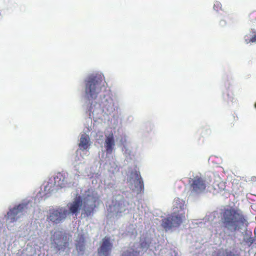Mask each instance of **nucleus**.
I'll list each match as a JSON object with an SVG mask.
<instances>
[{"label":"nucleus","mask_w":256,"mask_h":256,"mask_svg":"<svg viewBox=\"0 0 256 256\" xmlns=\"http://www.w3.org/2000/svg\"><path fill=\"white\" fill-rule=\"evenodd\" d=\"M122 144V152L125 157L126 160L130 162L135 158V152H133L132 148L128 145H124V142Z\"/></svg>","instance_id":"18"},{"label":"nucleus","mask_w":256,"mask_h":256,"mask_svg":"<svg viewBox=\"0 0 256 256\" xmlns=\"http://www.w3.org/2000/svg\"><path fill=\"white\" fill-rule=\"evenodd\" d=\"M244 40L246 44L256 42V31L253 29L250 30L245 35Z\"/></svg>","instance_id":"20"},{"label":"nucleus","mask_w":256,"mask_h":256,"mask_svg":"<svg viewBox=\"0 0 256 256\" xmlns=\"http://www.w3.org/2000/svg\"><path fill=\"white\" fill-rule=\"evenodd\" d=\"M186 206V202L182 199L178 198H174L173 202V208L174 210V212L177 213L180 210H184Z\"/></svg>","instance_id":"19"},{"label":"nucleus","mask_w":256,"mask_h":256,"mask_svg":"<svg viewBox=\"0 0 256 256\" xmlns=\"http://www.w3.org/2000/svg\"><path fill=\"white\" fill-rule=\"evenodd\" d=\"M34 204L30 200L23 201L19 204L10 208L5 216L6 224L8 228L11 224L17 221L20 218L26 214L33 210Z\"/></svg>","instance_id":"4"},{"label":"nucleus","mask_w":256,"mask_h":256,"mask_svg":"<svg viewBox=\"0 0 256 256\" xmlns=\"http://www.w3.org/2000/svg\"><path fill=\"white\" fill-rule=\"evenodd\" d=\"M214 9L216 11L218 10L221 9L222 8V4L220 2L218 1H215L214 4Z\"/></svg>","instance_id":"24"},{"label":"nucleus","mask_w":256,"mask_h":256,"mask_svg":"<svg viewBox=\"0 0 256 256\" xmlns=\"http://www.w3.org/2000/svg\"><path fill=\"white\" fill-rule=\"evenodd\" d=\"M2 225H3V223H2V222L1 220H0V228H2Z\"/></svg>","instance_id":"29"},{"label":"nucleus","mask_w":256,"mask_h":256,"mask_svg":"<svg viewBox=\"0 0 256 256\" xmlns=\"http://www.w3.org/2000/svg\"><path fill=\"white\" fill-rule=\"evenodd\" d=\"M78 176V174L58 173L50 178L47 185L45 186V190L52 192L57 190L59 188L66 186H70L74 183V180Z\"/></svg>","instance_id":"6"},{"label":"nucleus","mask_w":256,"mask_h":256,"mask_svg":"<svg viewBox=\"0 0 256 256\" xmlns=\"http://www.w3.org/2000/svg\"><path fill=\"white\" fill-rule=\"evenodd\" d=\"M99 197L96 190L90 188L85 192L82 197L76 198L66 206L50 210L48 218L50 220L58 224L63 222L70 215L74 214L76 216L80 210H83L86 215L88 216L93 212L96 206L95 202Z\"/></svg>","instance_id":"2"},{"label":"nucleus","mask_w":256,"mask_h":256,"mask_svg":"<svg viewBox=\"0 0 256 256\" xmlns=\"http://www.w3.org/2000/svg\"><path fill=\"white\" fill-rule=\"evenodd\" d=\"M152 242L150 236H143L138 243H135L124 252L122 256H138L140 252H146L150 247Z\"/></svg>","instance_id":"8"},{"label":"nucleus","mask_w":256,"mask_h":256,"mask_svg":"<svg viewBox=\"0 0 256 256\" xmlns=\"http://www.w3.org/2000/svg\"><path fill=\"white\" fill-rule=\"evenodd\" d=\"M212 256H238L237 254H235L234 252L230 250H220L217 252H214Z\"/></svg>","instance_id":"21"},{"label":"nucleus","mask_w":256,"mask_h":256,"mask_svg":"<svg viewBox=\"0 0 256 256\" xmlns=\"http://www.w3.org/2000/svg\"><path fill=\"white\" fill-rule=\"evenodd\" d=\"M127 205L128 202L120 196L118 200L113 201L112 205L109 206L108 210L113 215L118 216L119 213L126 210Z\"/></svg>","instance_id":"13"},{"label":"nucleus","mask_w":256,"mask_h":256,"mask_svg":"<svg viewBox=\"0 0 256 256\" xmlns=\"http://www.w3.org/2000/svg\"><path fill=\"white\" fill-rule=\"evenodd\" d=\"M103 146L106 152V156H111L115 148V140L112 134L106 135L104 141L102 142Z\"/></svg>","instance_id":"16"},{"label":"nucleus","mask_w":256,"mask_h":256,"mask_svg":"<svg viewBox=\"0 0 256 256\" xmlns=\"http://www.w3.org/2000/svg\"><path fill=\"white\" fill-rule=\"evenodd\" d=\"M88 122H90V124H92V120L90 119H88Z\"/></svg>","instance_id":"30"},{"label":"nucleus","mask_w":256,"mask_h":256,"mask_svg":"<svg viewBox=\"0 0 256 256\" xmlns=\"http://www.w3.org/2000/svg\"><path fill=\"white\" fill-rule=\"evenodd\" d=\"M171 254H172V256H178V254L175 251H173L171 253Z\"/></svg>","instance_id":"27"},{"label":"nucleus","mask_w":256,"mask_h":256,"mask_svg":"<svg viewBox=\"0 0 256 256\" xmlns=\"http://www.w3.org/2000/svg\"><path fill=\"white\" fill-rule=\"evenodd\" d=\"M76 242V248L78 254V256H83L86 251L85 240L84 236L82 234H78Z\"/></svg>","instance_id":"17"},{"label":"nucleus","mask_w":256,"mask_h":256,"mask_svg":"<svg viewBox=\"0 0 256 256\" xmlns=\"http://www.w3.org/2000/svg\"><path fill=\"white\" fill-rule=\"evenodd\" d=\"M216 234H218L220 235H222V232H219L218 230V229H216Z\"/></svg>","instance_id":"28"},{"label":"nucleus","mask_w":256,"mask_h":256,"mask_svg":"<svg viewBox=\"0 0 256 256\" xmlns=\"http://www.w3.org/2000/svg\"><path fill=\"white\" fill-rule=\"evenodd\" d=\"M221 222L224 230L234 232L246 228L248 222L243 214L238 210L230 208L224 210L222 214ZM224 232H225L224 230Z\"/></svg>","instance_id":"3"},{"label":"nucleus","mask_w":256,"mask_h":256,"mask_svg":"<svg viewBox=\"0 0 256 256\" xmlns=\"http://www.w3.org/2000/svg\"><path fill=\"white\" fill-rule=\"evenodd\" d=\"M105 78L104 74H92L84 80V96L90 103V116L100 118L102 112L110 114L116 108L115 100L108 92H104Z\"/></svg>","instance_id":"1"},{"label":"nucleus","mask_w":256,"mask_h":256,"mask_svg":"<svg viewBox=\"0 0 256 256\" xmlns=\"http://www.w3.org/2000/svg\"><path fill=\"white\" fill-rule=\"evenodd\" d=\"M210 182L211 179L210 177H206L200 173L192 174L189 179L190 194L195 196L202 193Z\"/></svg>","instance_id":"7"},{"label":"nucleus","mask_w":256,"mask_h":256,"mask_svg":"<svg viewBox=\"0 0 256 256\" xmlns=\"http://www.w3.org/2000/svg\"><path fill=\"white\" fill-rule=\"evenodd\" d=\"M228 100L232 102V104H238V98L232 92H229L228 94Z\"/></svg>","instance_id":"23"},{"label":"nucleus","mask_w":256,"mask_h":256,"mask_svg":"<svg viewBox=\"0 0 256 256\" xmlns=\"http://www.w3.org/2000/svg\"><path fill=\"white\" fill-rule=\"evenodd\" d=\"M92 130L91 126L88 124L84 128L83 132L80 135L78 146L80 150H88L91 145L88 133Z\"/></svg>","instance_id":"12"},{"label":"nucleus","mask_w":256,"mask_h":256,"mask_svg":"<svg viewBox=\"0 0 256 256\" xmlns=\"http://www.w3.org/2000/svg\"><path fill=\"white\" fill-rule=\"evenodd\" d=\"M34 204L30 200L23 201L19 204L10 208L5 216L6 224L8 228L11 224L17 221L20 218L26 214L33 210Z\"/></svg>","instance_id":"5"},{"label":"nucleus","mask_w":256,"mask_h":256,"mask_svg":"<svg viewBox=\"0 0 256 256\" xmlns=\"http://www.w3.org/2000/svg\"><path fill=\"white\" fill-rule=\"evenodd\" d=\"M129 188L136 194L140 192L144 188L143 182L140 172L134 170L130 172L127 179Z\"/></svg>","instance_id":"9"},{"label":"nucleus","mask_w":256,"mask_h":256,"mask_svg":"<svg viewBox=\"0 0 256 256\" xmlns=\"http://www.w3.org/2000/svg\"><path fill=\"white\" fill-rule=\"evenodd\" d=\"M67 236L62 231H56L51 237L52 243L58 250L64 252L68 245Z\"/></svg>","instance_id":"11"},{"label":"nucleus","mask_w":256,"mask_h":256,"mask_svg":"<svg viewBox=\"0 0 256 256\" xmlns=\"http://www.w3.org/2000/svg\"><path fill=\"white\" fill-rule=\"evenodd\" d=\"M184 219L183 214L174 212L170 216L162 220V225L167 230L172 227L178 226Z\"/></svg>","instance_id":"10"},{"label":"nucleus","mask_w":256,"mask_h":256,"mask_svg":"<svg viewBox=\"0 0 256 256\" xmlns=\"http://www.w3.org/2000/svg\"><path fill=\"white\" fill-rule=\"evenodd\" d=\"M91 134L92 136L95 138L98 144H102L103 142L104 134L102 132H92Z\"/></svg>","instance_id":"22"},{"label":"nucleus","mask_w":256,"mask_h":256,"mask_svg":"<svg viewBox=\"0 0 256 256\" xmlns=\"http://www.w3.org/2000/svg\"><path fill=\"white\" fill-rule=\"evenodd\" d=\"M76 170L84 176H88L90 173L88 166L86 164L84 158L80 155L76 154L74 160Z\"/></svg>","instance_id":"14"},{"label":"nucleus","mask_w":256,"mask_h":256,"mask_svg":"<svg viewBox=\"0 0 256 256\" xmlns=\"http://www.w3.org/2000/svg\"><path fill=\"white\" fill-rule=\"evenodd\" d=\"M113 248V244L109 238H104L98 249V256H109Z\"/></svg>","instance_id":"15"},{"label":"nucleus","mask_w":256,"mask_h":256,"mask_svg":"<svg viewBox=\"0 0 256 256\" xmlns=\"http://www.w3.org/2000/svg\"><path fill=\"white\" fill-rule=\"evenodd\" d=\"M254 108H256V102L255 103V104H254Z\"/></svg>","instance_id":"31"},{"label":"nucleus","mask_w":256,"mask_h":256,"mask_svg":"<svg viewBox=\"0 0 256 256\" xmlns=\"http://www.w3.org/2000/svg\"><path fill=\"white\" fill-rule=\"evenodd\" d=\"M226 24V21H225V20H221V21L220 22V24L222 26H224V25Z\"/></svg>","instance_id":"26"},{"label":"nucleus","mask_w":256,"mask_h":256,"mask_svg":"<svg viewBox=\"0 0 256 256\" xmlns=\"http://www.w3.org/2000/svg\"><path fill=\"white\" fill-rule=\"evenodd\" d=\"M120 142L121 144L122 145V142H124V145H127L126 144V137L124 136L123 138H122V139L120 140Z\"/></svg>","instance_id":"25"}]
</instances>
